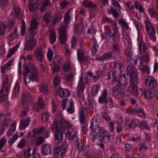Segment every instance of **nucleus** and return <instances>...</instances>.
I'll list each match as a JSON object with an SVG mask.
<instances>
[{
	"instance_id": "31",
	"label": "nucleus",
	"mask_w": 158,
	"mask_h": 158,
	"mask_svg": "<svg viewBox=\"0 0 158 158\" xmlns=\"http://www.w3.org/2000/svg\"><path fill=\"white\" fill-rule=\"evenodd\" d=\"M155 95V92L152 90H145L144 93V98L148 99L153 97Z\"/></svg>"
},
{
	"instance_id": "50",
	"label": "nucleus",
	"mask_w": 158,
	"mask_h": 158,
	"mask_svg": "<svg viewBox=\"0 0 158 158\" xmlns=\"http://www.w3.org/2000/svg\"><path fill=\"white\" fill-rule=\"evenodd\" d=\"M122 32L123 38L130 44L131 40L129 35V31H123Z\"/></svg>"
},
{
	"instance_id": "20",
	"label": "nucleus",
	"mask_w": 158,
	"mask_h": 158,
	"mask_svg": "<svg viewBox=\"0 0 158 158\" xmlns=\"http://www.w3.org/2000/svg\"><path fill=\"white\" fill-rule=\"evenodd\" d=\"M70 128L68 130H66V132H65V137L69 140L74 139L76 137L77 135L75 131L74 130L70 129Z\"/></svg>"
},
{
	"instance_id": "24",
	"label": "nucleus",
	"mask_w": 158,
	"mask_h": 158,
	"mask_svg": "<svg viewBox=\"0 0 158 158\" xmlns=\"http://www.w3.org/2000/svg\"><path fill=\"white\" fill-rule=\"evenodd\" d=\"M132 20L134 22V24L136 28L137 32L144 31L143 24L136 20L132 19Z\"/></svg>"
},
{
	"instance_id": "33",
	"label": "nucleus",
	"mask_w": 158,
	"mask_h": 158,
	"mask_svg": "<svg viewBox=\"0 0 158 158\" xmlns=\"http://www.w3.org/2000/svg\"><path fill=\"white\" fill-rule=\"evenodd\" d=\"M21 10L19 6H17L14 7L13 8L11 15L14 17L17 18L20 14Z\"/></svg>"
},
{
	"instance_id": "12",
	"label": "nucleus",
	"mask_w": 158,
	"mask_h": 158,
	"mask_svg": "<svg viewBox=\"0 0 158 158\" xmlns=\"http://www.w3.org/2000/svg\"><path fill=\"white\" fill-rule=\"evenodd\" d=\"M111 93L114 97H121L125 94L124 90L116 86H113L111 88Z\"/></svg>"
},
{
	"instance_id": "23",
	"label": "nucleus",
	"mask_w": 158,
	"mask_h": 158,
	"mask_svg": "<svg viewBox=\"0 0 158 158\" xmlns=\"http://www.w3.org/2000/svg\"><path fill=\"white\" fill-rule=\"evenodd\" d=\"M77 58L80 62H82L84 60L86 61L88 60L89 57L88 56L85 57L83 50L79 49L77 51Z\"/></svg>"
},
{
	"instance_id": "16",
	"label": "nucleus",
	"mask_w": 158,
	"mask_h": 158,
	"mask_svg": "<svg viewBox=\"0 0 158 158\" xmlns=\"http://www.w3.org/2000/svg\"><path fill=\"white\" fill-rule=\"evenodd\" d=\"M52 148L48 144H44L41 147L42 154L45 155H50L51 153Z\"/></svg>"
},
{
	"instance_id": "47",
	"label": "nucleus",
	"mask_w": 158,
	"mask_h": 158,
	"mask_svg": "<svg viewBox=\"0 0 158 158\" xmlns=\"http://www.w3.org/2000/svg\"><path fill=\"white\" fill-rule=\"evenodd\" d=\"M62 68L64 71L68 72L70 71L71 66L69 62H66L63 64Z\"/></svg>"
},
{
	"instance_id": "7",
	"label": "nucleus",
	"mask_w": 158,
	"mask_h": 158,
	"mask_svg": "<svg viewBox=\"0 0 158 158\" xmlns=\"http://www.w3.org/2000/svg\"><path fill=\"white\" fill-rule=\"evenodd\" d=\"M98 131L95 128H92L91 129V135L92 136V139L93 141H94L97 138V136L100 138L101 137H104L107 134V131L105 129L102 127H97Z\"/></svg>"
},
{
	"instance_id": "3",
	"label": "nucleus",
	"mask_w": 158,
	"mask_h": 158,
	"mask_svg": "<svg viewBox=\"0 0 158 158\" xmlns=\"http://www.w3.org/2000/svg\"><path fill=\"white\" fill-rule=\"evenodd\" d=\"M14 62L13 60L9 61L4 66H1V72L2 73V77L4 78L2 88L0 92V103L3 101H5L7 99L8 94L10 89V84L8 81V77L7 76H4V74L7 72L6 69L11 66Z\"/></svg>"
},
{
	"instance_id": "14",
	"label": "nucleus",
	"mask_w": 158,
	"mask_h": 158,
	"mask_svg": "<svg viewBox=\"0 0 158 158\" xmlns=\"http://www.w3.org/2000/svg\"><path fill=\"white\" fill-rule=\"evenodd\" d=\"M39 0H30L29 3V9L32 12H34L39 7Z\"/></svg>"
},
{
	"instance_id": "9",
	"label": "nucleus",
	"mask_w": 158,
	"mask_h": 158,
	"mask_svg": "<svg viewBox=\"0 0 158 158\" xmlns=\"http://www.w3.org/2000/svg\"><path fill=\"white\" fill-rule=\"evenodd\" d=\"M127 72L128 75L129 76L131 82H133L135 81L136 82L138 81L137 69L135 67L131 65H128Z\"/></svg>"
},
{
	"instance_id": "53",
	"label": "nucleus",
	"mask_w": 158,
	"mask_h": 158,
	"mask_svg": "<svg viewBox=\"0 0 158 158\" xmlns=\"http://www.w3.org/2000/svg\"><path fill=\"white\" fill-rule=\"evenodd\" d=\"M100 88V85H94L92 87V92L93 96H95L97 94L99 89Z\"/></svg>"
},
{
	"instance_id": "55",
	"label": "nucleus",
	"mask_w": 158,
	"mask_h": 158,
	"mask_svg": "<svg viewBox=\"0 0 158 158\" xmlns=\"http://www.w3.org/2000/svg\"><path fill=\"white\" fill-rule=\"evenodd\" d=\"M102 20L103 23H109L111 26L116 24L114 22L112 21L110 19L107 17H103Z\"/></svg>"
},
{
	"instance_id": "38",
	"label": "nucleus",
	"mask_w": 158,
	"mask_h": 158,
	"mask_svg": "<svg viewBox=\"0 0 158 158\" xmlns=\"http://www.w3.org/2000/svg\"><path fill=\"white\" fill-rule=\"evenodd\" d=\"M140 65H139V68L144 73L148 74L149 73L148 66L147 65H144L142 64V61H140Z\"/></svg>"
},
{
	"instance_id": "48",
	"label": "nucleus",
	"mask_w": 158,
	"mask_h": 158,
	"mask_svg": "<svg viewBox=\"0 0 158 158\" xmlns=\"http://www.w3.org/2000/svg\"><path fill=\"white\" fill-rule=\"evenodd\" d=\"M145 32H137L138 34V38L137 40L139 43V47H141L142 44L144 43L143 40V34H144Z\"/></svg>"
},
{
	"instance_id": "30",
	"label": "nucleus",
	"mask_w": 158,
	"mask_h": 158,
	"mask_svg": "<svg viewBox=\"0 0 158 158\" xmlns=\"http://www.w3.org/2000/svg\"><path fill=\"white\" fill-rule=\"evenodd\" d=\"M112 56V53L111 52H109L104 54L101 57L96 58L95 60L100 61H104L111 57Z\"/></svg>"
},
{
	"instance_id": "63",
	"label": "nucleus",
	"mask_w": 158,
	"mask_h": 158,
	"mask_svg": "<svg viewBox=\"0 0 158 158\" xmlns=\"http://www.w3.org/2000/svg\"><path fill=\"white\" fill-rule=\"evenodd\" d=\"M134 6L135 8L138 10L139 11L141 12H143L144 9L143 7L139 4L138 2L135 1L134 2Z\"/></svg>"
},
{
	"instance_id": "61",
	"label": "nucleus",
	"mask_w": 158,
	"mask_h": 158,
	"mask_svg": "<svg viewBox=\"0 0 158 158\" xmlns=\"http://www.w3.org/2000/svg\"><path fill=\"white\" fill-rule=\"evenodd\" d=\"M61 81L60 77L58 75H56L53 80L54 85L56 86L60 83Z\"/></svg>"
},
{
	"instance_id": "42",
	"label": "nucleus",
	"mask_w": 158,
	"mask_h": 158,
	"mask_svg": "<svg viewBox=\"0 0 158 158\" xmlns=\"http://www.w3.org/2000/svg\"><path fill=\"white\" fill-rule=\"evenodd\" d=\"M110 48L114 53L118 54L119 53L120 48L118 44H113L110 46Z\"/></svg>"
},
{
	"instance_id": "59",
	"label": "nucleus",
	"mask_w": 158,
	"mask_h": 158,
	"mask_svg": "<svg viewBox=\"0 0 158 158\" xmlns=\"http://www.w3.org/2000/svg\"><path fill=\"white\" fill-rule=\"evenodd\" d=\"M139 124V121L137 120H132L129 124V127L131 128H133L136 127Z\"/></svg>"
},
{
	"instance_id": "13",
	"label": "nucleus",
	"mask_w": 158,
	"mask_h": 158,
	"mask_svg": "<svg viewBox=\"0 0 158 158\" xmlns=\"http://www.w3.org/2000/svg\"><path fill=\"white\" fill-rule=\"evenodd\" d=\"M145 84L148 88L153 89L157 86V82L155 78L151 76H148L145 79Z\"/></svg>"
},
{
	"instance_id": "17",
	"label": "nucleus",
	"mask_w": 158,
	"mask_h": 158,
	"mask_svg": "<svg viewBox=\"0 0 158 158\" xmlns=\"http://www.w3.org/2000/svg\"><path fill=\"white\" fill-rule=\"evenodd\" d=\"M101 122V117L99 115L97 114L94 116L92 119V124L90 126L91 129L96 127H98Z\"/></svg>"
},
{
	"instance_id": "36",
	"label": "nucleus",
	"mask_w": 158,
	"mask_h": 158,
	"mask_svg": "<svg viewBox=\"0 0 158 158\" xmlns=\"http://www.w3.org/2000/svg\"><path fill=\"white\" fill-rule=\"evenodd\" d=\"M73 100L71 98L70 99H64L63 100L62 102L61 105L62 107V109L63 110L66 109L67 108H68V106L70 104V102H72Z\"/></svg>"
},
{
	"instance_id": "43",
	"label": "nucleus",
	"mask_w": 158,
	"mask_h": 158,
	"mask_svg": "<svg viewBox=\"0 0 158 158\" xmlns=\"http://www.w3.org/2000/svg\"><path fill=\"white\" fill-rule=\"evenodd\" d=\"M7 27L6 25L4 23H0V36H2L5 34Z\"/></svg>"
},
{
	"instance_id": "34",
	"label": "nucleus",
	"mask_w": 158,
	"mask_h": 158,
	"mask_svg": "<svg viewBox=\"0 0 158 158\" xmlns=\"http://www.w3.org/2000/svg\"><path fill=\"white\" fill-rule=\"evenodd\" d=\"M114 139V136L112 135H106L102 138V141L105 143H108Z\"/></svg>"
},
{
	"instance_id": "27",
	"label": "nucleus",
	"mask_w": 158,
	"mask_h": 158,
	"mask_svg": "<svg viewBox=\"0 0 158 158\" xmlns=\"http://www.w3.org/2000/svg\"><path fill=\"white\" fill-rule=\"evenodd\" d=\"M118 23L120 25L122 31H129V27L128 23L124 20L120 19L118 20Z\"/></svg>"
},
{
	"instance_id": "5",
	"label": "nucleus",
	"mask_w": 158,
	"mask_h": 158,
	"mask_svg": "<svg viewBox=\"0 0 158 158\" xmlns=\"http://www.w3.org/2000/svg\"><path fill=\"white\" fill-rule=\"evenodd\" d=\"M70 20V17L69 15V11L66 13L64 18L65 23L67 26L64 25L62 26L60 30V39L61 43L62 44H64L67 40L66 29L67 27H69L68 25L69 23Z\"/></svg>"
},
{
	"instance_id": "22",
	"label": "nucleus",
	"mask_w": 158,
	"mask_h": 158,
	"mask_svg": "<svg viewBox=\"0 0 158 158\" xmlns=\"http://www.w3.org/2000/svg\"><path fill=\"white\" fill-rule=\"evenodd\" d=\"M57 94L61 98H64L70 95V92L68 89L60 88L57 90Z\"/></svg>"
},
{
	"instance_id": "32",
	"label": "nucleus",
	"mask_w": 158,
	"mask_h": 158,
	"mask_svg": "<svg viewBox=\"0 0 158 158\" xmlns=\"http://www.w3.org/2000/svg\"><path fill=\"white\" fill-rule=\"evenodd\" d=\"M79 120L80 123L82 124L84 123L85 121V115L84 110L80 109L79 112Z\"/></svg>"
},
{
	"instance_id": "2",
	"label": "nucleus",
	"mask_w": 158,
	"mask_h": 158,
	"mask_svg": "<svg viewBox=\"0 0 158 158\" xmlns=\"http://www.w3.org/2000/svg\"><path fill=\"white\" fill-rule=\"evenodd\" d=\"M38 25L36 19L31 20L30 27L26 36L27 41L24 44V49L27 50H32L36 45L37 43L34 36L37 33Z\"/></svg>"
},
{
	"instance_id": "64",
	"label": "nucleus",
	"mask_w": 158,
	"mask_h": 158,
	"mask_svg": "<svg viewBox=\"0 0 158 158\" xmlns=\"http://www.w3.org/2000/svg\"><path fill=\"white\" fill-rule=\"evenodd\" d=\"M18 35L16 33V31L12 32L8 36V40L12 41L17 37Z\"/></svg>"
},
{
	"instance_id": "26",
	"label": "nucleus",
	"mask_w": 158,
	"mask_h": 158,
	"mask_svg": "<svg viewBox=\"0 0 158 158\" xmlns=\"http://www.w3.org/2000/svg\"><path fill=\"white\" fill-rule=\"evenodd\" d=\"M146 32L148 35L149 37L153 41H155L156 39L155 30L153 27L150 29L146 31Z\"/></svg>"
},
{
	"instance_id": "57",
	"label": "nucleus",
	"mask_w": 158,
	"mask_h": 158,
	"mask_svg": "<svg viewBox=\"0 0 158 158\" xmlns=\"http://www.w3.org/2000/svg\"><path fill=\"white\" fill-rule=\"evenodd\" d=\"M19 48V46L18 45H15V47H13L10 51L8 53L7 57L10 58L13 54H14L16 51Z\"/></svg>"
},
{
	"instance_id": "52",
	"label": "nucleus",
	"mask_w": 158,
	"mask_h": 158,
	"mask_svg": "<svg viewBox=\"0 0 158 158\" xmlns=\"http://www.w3.org/2000/svg\"><path fill=\"white\" fill-rule=\"evenodd\" d=\"M49 117V113L48 111H45L41 114L42 122L43 123H46L48 121V120Z\"/></svg>"
},
{
	"instance_id": "58",
	"label": "nucleus",
	"mask_w": 158,
	"mask_h": 158,
	"mask_svg": "<svg viewBox=\"0 0 158 158\" xmlns=\"http://www.w3.org/2000/svg\"><path fill=\"white\" fill-rule=\"evenodd\" d=\"M125 54L128 59H131L133 56L132 51L129 48H127L125 51Z\"/></svg>"
},
{
	"instance_id": "37",
	"label": "nucleus",
	"mask_w": 158,
	"mask_h": 158,
	"mask_svg": "<svg viewBox=\"0 0 158 158\" xmlns=\"http://www.w3.org/2000/svg\"><path fill=\"white\" fill-rule=\"evenodd\" d=\"M40 91L44 94H47L49 92L47 85L46 84H42L40 88Z\"/></svg>"
},
{
	"instance_id": "62",
	"label": "nucleus",
	"mask_w": 158,
	"mask_h": 158,
	"mask_svg": "<svg viewBox=\"0 0 158 158\" xmlns=\"http://www.w3.org/2000/svg\"><path fill=\"white\" fill-rule=\"evenodd\" d=\"M106 106L108 108H111L113 106L112 99L111 98H109L106 101Z\"/></svg>"
},
{
	"instance_id": "8",
	"label": "nucleus",
	"mask_w": 158,
	"mask_h": 158,
	"mask_svg": "<svg viewBox=\"0 0 158 158\" xmlns=\"http://www.w3.org/2000/svg\"><path fill=\"white\" fill-rule=\"evenodd\" d=\"M138 83V81L137 82L135 81L131 82V84L129 86V91L134 96H139L141 97L143 95V92L142 89H138L137 84Z\"/></svg>"
},
{
	"instance_id": "21",
	"label": "nucleus",
	"mask_w": 158,
	"mask_h": 158,
	"mask_svg": "<svg viewBox=\"0 0 158 158\" xmlns=\"http://www.w3.org/2000/svg\"><path fill=\"white\" fill-rule=\"evenodd\" d=\"M38 105L35 104L33 106L34 110L36 111H38L40 109L43 108L45 106L44 101L43 100V97L40 96L38 100Z\"/></svg>"
},
{
	"instance_id": "15",
	"label": "nucleus",
	"mask_w": 158,
	"mask_h": 158,
	"mask_svg": "<svg viewBox=\"0 0 158 158\" xmlns=\"http://www.w3.org/2000/svg\"><path fill=\"white\" fill-rule=\"evenodd\" d=\"M111 27L108 31V36L111 37H116L118 34V26L116 24L111 26Z\"/></svg>"
},
{
	"instance_id": "60",
	"label": "nucleus",
	"mask_w": 158,
	"mask_h": 158,
	"mask_svg": "<svg viewBox=\"0 0 158 158\" xmlns=\"http://www.w3.org/2000/svg\"><path fill=\"white\" fill-rule=\"evenodd\" d=\"M60 67L59 64L53 63V66L52 67V73L58 72L60 71Z\"/></svg>"
},
{
	"instance_id": "41",
	"label": "nucleus",
	"mask_w": 158,
	"mask_h": 158,
	"mask_svg": "<svg viewBox=\"0 0 158 158\" xmlns=\"http://www.w3.org/2000/svg\"><path fill=\"white\" fill-rule=\"evenodd\" d=\"M115 72L111 71L109 72L107 74V79L111 81H114L116 79Z\"/></svg>"
},
{
	"instance_id": "54",
	"label": "nucleus",
	"mask_w": 158,
	"mask_h": 158,
	"mask_svg": "<svg viewBox=\"0 0 158 158\" xmlns=\"http://www.w3.org/2000/svg\"><path fill=\"white\" fill-rule=\"evenodd\" d=\"M70 104L68 106V107L66 109L67 111L69 113L72 114L75 111L74 108V102L73 101L72 102H70Z\"/></svg>"
},
{
	"instance_id": "39",
	"label": "nucleus",
	"mask_w": 158,
	"mask_h": 158,
	"mask_svg": "<svg viewBox=\"0 0 158 158\" xmlns=\"http://www.w3.org/2000/svg\"><path fill=\"white\" fill-rule=\"evenodd\" d=\"M86 113H88V111H92L93 109V104L92 100H89L88 103L85 104Z\"/></svg>"
},
{
	"instance_id": "49",
	"label": "nucleus",
	"mask_w": 158,
	"mask_h": 158,
	"mask_svg": "<svg viewBox=\"0 0 158 158\" xmlns=\"http://www.w3.org/2000/svg\"><path fill=\"white\" fill-rule=\"evenodd\" d=\"M136 148L139 151H145L148 148V147L145 144L141 143L136 147Z\"/></svg>"
},
{
	"instance_id": "51",
	"label": "nucleus",
	"mask_w": 158,
	"mask_h": 158,
	"mask_svg": "<svg viewBox=\"0 0 158 158\" xmlns=\"http://www.w3.org/2000/svg\"><path fill=\"white\" fill-rule=\"evenodd\" d=\"M52 17L51 13L49 12H46L44 15V20L46 23H48L50 22L52 19Z\"/></svg>"
},
{
	"instance_id": "4",
	"label": "nucleus",
	"mask_w": 158,
	"mask_h": 158,
	"mask_svg": "<svg viewBox=\"0 0 158 158\" xmlns=\"http://www.w3.org/2000/svg\"><path fill=\"white\" fill-rule=\"evenodd\" d=\"M37 74L35 64L31 63H29L26 66L25 69L24 80L25 84L28 85L31 80L38 82L39 80Z\"/></svg>"
},
{
	"instance_id": "29",
	"label": "nucleus",
	"mask_w": 158,
	"mask_h": 158,
	"mask_svg": "<svg viewBox=\"0 0 158 158\" xmlns=\"http://www.w3.org/2000/svg\"><path fill=\"white\" fill-rule=\"evenodd\" d=\"M82 3L83 6L86 8H91L95 9L97 8L96 5L87 0L84 1Z\"/></svg>"
},
{
	"instance_id": "19",
	"label": "nucleus",
	"mask_w": 158,
	"mask_h": 158,
	"mask_svg": "<svg viewBox=\"0 0 158 158\" xmlns=\"http://www.w3.org/2000/svg\"><path fill=\"white\" fill-rule=\"evenodd\" d=\"M23 104H24L28 105L32 101V98L31 94L29 93L23 92L22 95Z\"/></svg>"
},
{
	"instance_id": "6",
	"label": "nucleus",
	"mask_w": 158,
	"mask_h": 158,
	"mask_svg": "<svg viewBox=\"0 0 158 158\" xmlns=\"http://www.w3.org/2000/svg\"><path fill=\"white\" fill-rule=\"evenodd\" d=\"M10 114L7 111L0 113V133L2 134L10 122Z\"/></svg>"
},
{
	"instance_id": "10",
	"label": "nucleus",
	"mask_w": 158,
	"mask_h": 158,
	"mask_svg": "<svg viewBox=\"0 0 158 158\" xmlns=\"http://www.w3.org/2000/svg\"><path fill=\"white\" fill-rule=\"evenodd\" d=\"M45 52L43 48L39 47L36 48L34 50V55L36 60L42 62L44 57Z\"/></svg>"
},
{
	"instance_id": "45",
	"label": "nucleus",
	"mask_w": 158,
	"mask_h": 158,
	"mask_svg": "<svg viewBox=\"0 0 158 158\" xmlns=\"http://www.w3.org/2000/svg\"><path fill=\"white\" fill-rule=\"evenodd\" d=\"M49 39L51 44H53L56 40V36L55 32L53 31H51L49 35Z\"/></svg>"
},
{
	"instance_id": "1",
	"label": "nucleus",
	"mask_w": 158,
	"mask_h": 158,
	"mask_svg": "<svg viewBox=\"0 0 158 158\" xmlns=\"http://www.w3.org/2000/svg\"><path fill=\"white\" fill-rule=\"evenodd\" d=\"M71 127L70 123L65 120L60 121L55 120L51 126L52 129L56 131L55 137L57 141L56 148L55 151L56 158H63L67 150L66 145L63 143L62 140L64 137L63 133Z\"/></svg>"
},
{
	"instance_id": "28",
	"label": "nucleus",
	"mask_w": 158,
	"mask_h": 158,
	"mask_svg": "<svg viewBox=\"0 0 158 158\" xmlns=\"http://www.w3.org/2000/svg\"><path fill=\"white\" fill-rule=\"evenodd\" d=\"M19 84L18 81H16L13 89L12 97L15 98H17L19 95Z\"/></svg>"
},
{
	"instance_id": "25",
	"label": "nucleus",
	"mask_w": 158,
	"mask_h": 158,
	"mask_svg": "<svg viewBox=\"0 0 158 158\" xmlns=\"http://www.w3.org/2000/svg\"><path fill=\"white\" fill-rule=\"evenodd\" d=\"M146 32L148 35L149 37L153 41H155L156 39L155 30L153 27L150 29L146 31Z\"/></svg>"
},
{
	"instance_id": "18",
	"label": "nucleus",
	"mask_w": 158,
	"mask_h": 158,
	"mask_svg": "<svg viewBox=\"0 0 158 158\" xmlns=\"http://www.w3.org/2000/svg\"><path fill=\"white\" fill-rule=\"evenodd\" d=\"M31 119L29 117L20 120L19 128L21 130H24L29 125Z\"/></svg>"
},
{
	"instance_id": "40",
	"label": "nucleus",
	"mask_w": 158,
	"mask_h": 158,
	"mask_svg": "<svg viewBox=\"0 0 158 158\" xmlns=\"http://www.w3.org/2000/svg\"><path fill=\"white\" fill-rule=\"evenodd\" d=\"M16 123H13L11 124L10 128L7 132V135L10 137L15 131L16 129Z\"/></svg>"
},
{
	"instance_id": "35",
	"label": "nucleus",
	"mask_w": 158,
	"mask_h": 158,
	"mask_svg": "<svg viewBox=\"0 0 158 158\" xmlns=\"http://www.w3.org/2000/svg\"><path fill=\"white\" fill-rule=\"evenodd\" d=\"M50 3V0H43L40 8V10L42 12H44L46 8L49 6Z\"/></svg>"
},
{
	"instance_id": "46",
	"label": "nucleus",
	"mask_w": 158,
	"mask_h": 158,
	"mask_svg": "<svg viewBox=\"0 0 158 158\" xmlns=\"http://www.w3.org/2000/svg\"><path fill=\"white\" fill-rule=\"evenodd\" d=\"M119 78L122 83L123 82V85H126L127 84L128 75H126V74L121 72V76Z\"/></svg>"
},
{
	"instance_id": "11",
	"label": "nucleus",
	"mask_w": 158,
	"mask_h": 158,
	"mask_svg": "<svg viewBox=\"0 0 158 158\" xmlns=\"http://www.w3.org/2000/svg\"><path fill=\"white\" fill-rule=\"evenodd\" d=\"M87 83L86 78H83L82 76L80 77L77 88V92L78 95H81L82 94Z\"/></svg>"
},
{
	"instance_id": "56",
	"label": "nucleus",
	"mask_w": 158,
	"mask_h": 158,
	"mask_svg": "<svg viewBox=\"0 0 158 158\" xmlns=\"http://www.w3.org/2000/svg\"><path fill=\"white\" fill-rule=\"evenodd\" d=\"M148 14L151 18H155L157 16V14L155 10L151 8L148 9Z\"/></svg>"
},
{
	"instance_id": "44",
	"label": "nucleus",
	"mask_w": 158,
	"mask_h": 158,
	"mask_svg": "<svg viewBox=\"0 0 158 158\" xmlns=\"http://www.w3.org/2000/svg\"><path fill=\"white\" fill-rule=\"evenodd\" d=\"M108 14H112L115 18H118L119 15L116 9H114L113 7L111 6L110 9L108 10Z\"/></svg>"
}]
</instances>
